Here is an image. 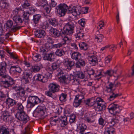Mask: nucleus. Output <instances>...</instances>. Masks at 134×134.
Listing matches in <instances>:
<instances>
[{
  "mask_svg": "<svg viewBox=\"0 0 134 134\" xmlns=\"http://www.w3.org/2000/svg\"><path fill=\"white\" fill-rule=\"evenodd\" d=\"M120 85V83L119 82H108V85L105 87V91L108 93H110L109 97L108 98V100L109 101H112L116 97L122 95L121 93H115L114 92L116 88Z\"/></svg>",
  "mask_w": 134,
  "mask_h": 134,
  "instance_id": "1",
  "label": "nucleus"
},
{
  "mask_svg": "<svg viewBox=\"0 0 134 134\" xmlns=\"http://www.w3.org/2000/svg\"><path fill=\"white\" fill-rule=\"evenodd\" d=\"M108 109L111 114H113V116L110 123L113 125L118 122L119 116L118 115L120 112L119 105L117 104L111 103L109 105Z\"/></svg>",
  "mask_w": 134,
  "mask_h": 134,
  "instance_id": "2",
  "label": "nucleus"
},
{
  "mask_svg": "<svg viewBox=\"0 0 134 134\" xmlns=\"http://www.w3.org/2000/svg\"><path fill=\"white\" fill-rule=\"evenodd\" d=\"M50 44L48 43L46 44L45 46L40 48V52L42 53V54L44 55L43 58L44 60L51 61L52 60V57L53 55V53H48L51 47Z\"/></svg>",
  "mask_w": 134,
  "mask_h": 134,
  "instance_id": "3",
  "label": "nucleus"
},
{
  "mask_svg": "<svg viewBox=\"0 0 134 134\" xmlns=\"http://www.w3.org/2000/svg\"><path fill=\"white\" fill-rule=\"evenodd\" d=\"M1 82L3 87L8 88L15 83L13 79L8 74H4L2 75Z\"/></svg>",
  "mask_w": 134,
  "mask_h": 134,
  "instance_id": "4",
  "label": "nucleus"
},
{
  "mask_svg": "<svg viewBox=\"0 0 134 134\" xmlns=\"http://www.w3.org/2000/svg\"><path fill=\"white\" fill-rule=\"evenodd\" d=\"M75 27L74 24L72 22H68L63 27V34L70 35L73 32Z\"/></svg>",
  "mask_w": 134,
  "mask_h": 134,
  "instance_id": "5",
  "label": "nucleus"
},
{
  "mask_svg": "<svg viewBox=\"0 0 134 134\" xmlns=\"http://www.w3.org/2000/svg\"><path fill=\"white\" fill-rule=\"evenodd\" d=\"M94 104L97 105V107L95 108V110L98 111H100L105 109L106 105L103 100L100 98H97L94 102Z\"/></svg>",
  "mask_w": 134,
  "mask_h": 134,
  "instance_id": "6",
  "label": "nucleus"
},
{
  "mask_svg": "<svg viewBox=\"0 0 134 134\" xmlns=\"http://www.w3.org/2000/svg\"><path fill=\"white\" fill-rule=\"evenodd\" d=\"M15 116L17 119L22 121L24 124L26 123L29 120V116L25 112L16 114Z\"/></svg>",
  "mask_w": 134,
  "mask_h": 134,
  "instance_id": "7",
  "label": "nucleus"
},
{
  "mask_svg": "<svg viewBox=\"0 0 134 134\" xmlns=\"http://www.w3.org/2000/svg\"><path fill=\"white\" fill-rule=\"evenodd\" d=\"M57 13L61 16H63L65 14L68 9L67 5L65 4H61L57 7Z\"/></svg>",
  "mask_w": 134,
  "mask_h": 134,
  "instance_id": "8",
  "label": "nucleus"
},
{
  "mask_svg": "<svg viewBox=\"0 0 134 134\" xmlns=\"http://www.w3.org/2000/svg\"><path fill=\"white\" fill-rule=\"evenodd\" d=\"M79 79L76 78L75 76H72L71 77V80L72 84L76 85L77 86V87L75 88V92H80L82 93V92L81 90L79 85L80 84V82Z\"/></svg>",
  "mask_w": 134,
  "mask_h": 134,
  "instance_id": "9",
  "label": "nucleus"
},
{
  "mask_svg": "<svg viewBox=\"0 0 134 134\" xmlns=\"http://www.w3.org/2000/svg\"><path fill=\"white\" fill-rule=\"evenodd\" d=\"M46 108L44 106H38L33 113L35 117H40L44 115L45 114Z\"/></svg>",
  "mask_w": 134,
  "mask_h": 134,
  "instance_id": "10",
  "label": "nucleus"
},
{
  "mask_svg": "<svg viewBox=\"0 0 134 134\" xmlns=\"http://www.w3.org/2000/svg\"><path fill=\"white\" fill-rule=\"evenodd\" d=\"M13 19L14 22L13 26L14 28L16 29H19L20 27L18 26V24L22 23L23 22V20L19 15H14Z\"/></svg>",
  "mask_w": 134,
  "mask_h": 134,
  "instance_id": "11",
  "label": "nucleus"
},
{
  "mask_svg": "<svg viewBox=\"0 0 134 134\" xmlns=\"http://www.w3.org/2000/svg\"><path fill=\"white\" fill-rule=\"evenodd\" d=\"M59 86L56 83H50L48 86L49 90H50L53 93L58 92L59 90Z\"/></svg>",
  "mask_w": 134,
  "mask_h": 134,
  "instance_id": "12",
  "label": "nucleus"
},
{
  "mask_svg": "<svg viewBox=\"0 0 134 134\" xmlns=\"http://www.w3.org/2000/svg\"><path fill=\"white\" fill-rule=\"evenodd\" d=\"M1 119L5 122L9 121L10 115L8 111L5 110L2 112Z\"/></svg>",
  "mask_w": 134,
  "mask_h": 134,
  "instance_id": "13",
  "label": "nucleus"
},
{
  "mask_svg": "<svg viewBox=\"0 0 134 134\" xmlns=\"http://www.w3.org/2000/svg\"><path fill=\"white\" fill-rule=\"evenodd\" d=\"M61 83L65 85H66L69 83L71 80V77L67 74L65 76H63L59 80Z\"/></svg>",
  "mask_w": 134,
  "mask_h": 134,
  "instance_id": "14",
  "label": "nucleus"
},
{
  "mask_svg": "<svg viewBox=\"0 0 134 134\" xmlns=\"http://www.w3.org/2000/svg\"><path fill=\"white\" fill-rule=\"evenodd\" d=\"M90 63L92 66H94L98 64V60L96 56L92 55L89 56L88 57Z\"/></svg>",
  "mask_w": 134,
  "mask_h": 134,
  "instance_id": "15",
  "label": "nucleus"
},
{
  "mask_svg": "<svg viewBox=\"0 0 134 134\" xmlns=\"http://www.w3.org/2000/svg\"><path fill=\"white\" fill-rule=\"evenodd\" d=\"M50 33L55 38L59 37L60 36V31L56 29L51 27L49 30Z\"/></svg>",
  "mask_w": 134,
  "mask_h": 134,
  "instance_id": "16",
  "label": "nucleus"
},
{
  "mask_svg": "<svg viewBox=\"0 0 134 134\" xmlns=\"http://www.w3.org/2000/svg\"><path fill=\"white\" fill-rule=\"evenodd\" d=\"M32 76V73L31 72L27 71L24 72L23 79L25 80V83H27L29 82Z\"/></svg>",
  "mask_w": 134,
  "mask_h": 134,
  "instance_id": "17",
  "label": "nucleus"
},
{
  "mask_svg": "<svg viewBox=\"0 0 134 134\" xmlns=\"http://www.w3.org/2000/svg\"><path fill=\"white\" fill-rule=\"evenodd\" d=\"M7 66V63L5 62H3L0 63V76L6 72Z\"/></svg>",
  "mask_w": 134,
  "mask_h": 134,
  "instance_id": "18",
  "label": "nucleus"
},
{
  "mask_svg": "<svg viewBox=\"0 0 134 134\" xmlns=\"http://www.w3.org/2000/svg\"><path fill=\"white\" fill-rule=\"evenodd\" d=\"M33 78L34 80L40 81L43 83L46 82L47 80V77H45L42 75L39 74L34 76Z\"/></svg>",
  "mask_w": 134,
  "mask_h": 134,
  "instance_id": "19",
  "label": "nucleus"
},
{
  "mask_svg": "<svg viewBox=\"0 0 134 134\" xmlns=\"http://www.w3.org/2000/svg\"><path fill=\"white\" fill-rule=\"evenodd\" d=\"M46 32L43 30L40 29L36 30L35 35V36L38 38H43L46 35Z\"/></svg>",
  "mask_w": 134,
  "mask_h": 134,
  "instance_id": "20",
  "label": "nucleus"
},
{
  "mask_svg": "<svg viewBox=\"0 0 134 134\" xmlns=\"http://www.w3.org/2000/svg\"><path fill=\"white\" fill-rule=\"evenodd\" d=\"M87 128L86 125L84 124H79L77 127V129L79 134H84V132Z\"/></svg>",
  "mask_w": 134,
  "mask_h": 134,
  "instance_id": "21",
  "label": "nucleus"
},
{
  "mask_svg": "<svg viewBox=\"0 0 134 134\" xmlns=\"http://www.w3.org/2000/svg\"><path fill=\"white\" fill-rule=\"evenodd\" d=\"M62 127L65 126L67 124V118L66 116H63L59 118V122Z\"/></svg>",
  "mask_w": 134,
  "mask_h": 134,
  "instance_id": "22",
  "label": "nucleus"
},
{
  "mask_svg": "<svg viewBox=\"0 0 134 134\" xmlns=\"http://www.w3.org/2000/svg\"><path fill=\"white\" fill-rule=\"evenodd\" d=\"M16 108L17 109V112L16 114H19L25 112L24 108L21 103L18 102L16 105Z\"/></svg>",
  "mask_w": 134,
  "mask_h": 134,
  "instance_id": "23",
  "label": "nucleus"
},
{
  "mask_svg": "<svg viewBox=\"0 0 134 134\" xmlns=\"http://www.w3.org/2000/svg\"><path fill=\"white\" fill-rule=\"evenodd\" d=\"M18 102L13 99L9 98H8L6 100L5 103L11 106L16 105Z\"/></svg>",
  "mask_w": 134,
  "mask_h": 134,
  "instance_id": "24",
  "label": "nucleus"
},
{
  "mask_svg": "<svg viewBox=\"0 0 134 134\" xmlns=\"http://www.w3.org/2000/svg\"><path fill=\"white\" fill-rule=\"evenodd\" d=\"M115 129L111 126L106 127L105 130L104 134H114Z\"/></svg>",
  "mask_w": 134,
  "mask_h": 134,
  "instance_id": "25",
  "label": "nucleus"
},
{
  "mask_svg": "<svg viewBox=\"0 0 134 134\" xmlns=\"http://www.w3.org/2000/svg\"><path fill=\"white\" fill-rule=\"evenodd\" d=\"M9 35V33H8L5 35L0 34V44L4 43L5 40H7L8 38Z\"/></svg>",
  "mask_w": 134,
  "mask_h": 134,
  "instance_id": "26",
  "label": "nucleus"
},
{
  "mask_svg": "<svg viewBox=\"0 0 134 134\" xmlns=\"http://www.w3.org/2000/svg\"><path fill=\"white\" fill-rule=\"evenodd\" d=\"M28 100L36 104L41 102L40 99L36 96H31L29 97Z\"/></svg>",
  "mask_w": 134,
  "mask_h": 134,
  "instance_id": "27",
  "label": "nucleus"
},
{
  "mask_svg": "<svg viewBox=\"0 0 134 134\" xmlns=\"http://www.w3.org/2000/svg\"><path fill=\"white\" fill-rule=\"evenodd\" d=\"M0 134H9V129L4 126L0 127Z\"/></svg>",
  "mask_w": 134,
  "mask_h": 134,
  "instance_id": "28",
  "label": "nucleus"
},
{
  "mask_svg": "<svg viewBox=\"0 0 134 134\" xmlns=\"http://www.w3.org/2000/svg\"><path fill=\"white\" fill-rule=\"evenodd\" d=\"M75 76L76 78L79 79H82L85 77V75L84 72L81 71H76L75 74Z\"/></svg>",
  "mask_w": 134,
  "mask_h": 134,
  "instance_id": "29",
  "label": "nucleus"
},
{
  "mask_svg": "<svg viewBox=\"0 0 134 134\" xmlns=\"http://www.w3.org/2000/svg\"><path fill=\"white\" fill-rule=\"evenodd\" d=\"M59 66V65L58 62H55L52 63L51 65L49 66L48 68V70L51 71H53Z\"/></svg>",
  "mask_w": 134,
  "mask_h": 134,
  "instance_id": "30",
  "label": "nucleus"
},
{
  "mask_svg": "<svg viewBox=\"0 0 134 134\" xmlns=\"http://www.w3.org/2000/svg\"><path fill=\"white\" fill-rule=\"evenodd\" d=\"M14 25V23H13L12 20H9L4 25V26L5 27H6V28H7V29L12 28V29L13 30H18V29H16L14 28L13 26Z\"/></svg>",
  "mask_w": 134,
  "mask_h": 134,
  "instance_id": "31",
  "label": "nucleus"
},
{
  "mask_svg": "<svg viewBox=\"0 0 134 134\" xmlns=\"http://www.w3.org/2000/svg\"><path fill=\"white\" fill-rule=\"evenodd\" d=\"M31 5L30 2L29 0H25L23 3L22 5L24 9V12Z\"/></svg>",
  "mask_w": 134,
  "mask_h": 134,
  "instance_id": "32",
  "label": "nucleus"
},
{
  "mask_svg": "<svg viewBox=\"0 0 134 134\" xmlns=\"http://www.w3.org/2000/svg\"><path fill=\"white\" fill-rule=\"evenodd\" d=\"M80 54L78 52H74L71 55V58L76 60H78L80 58Z\"/></svg>",
  "mask_w": 134,
  "mask_h": 134,
  "instance_id": "33",
  "label": "nucleus"
},
{
  "mask_svg": "<svg viewBox=\"0 0 134 134\" xmlns=\"http://www.w3.org/2000/svg\"><path fill=\"white\" fill-rule=\"evenodd\" d=\"M92 116H91L90 114L88 113H86L84 115L83 119L85 121H86L88 122H93L91 120Z\"/></svg>",
  "mask_w": 134,
  "mask_h": 134,
  "instance_id": "34",
  "label": "nucleus"
},
{
  "mask_svg": "<svg viewBox=\"0 0 134 134\" xmlns=\"http://www.w3.org/2000/svg\"><path fill=\"white\" fill-rule=\"evenodd\" d=\"M65 64L68 69H71V68L74 66L75 62H74L67 60V61L65 62Z\"/></svg>",
  "mask_w": 134,
  "mask_h": 134,
  "instance_id": "35",
  "label": "nucleus"
},
{
  "mask_svg": "<svg viewBox=\"0 0 134 134\" xmlns=\"http://www.w3.org/2000/svg\"><path fill=\"white\" fill-rule=\"evenodd\" d=\"M85 64V62L84 60L82 59H79L76 63L75 65L76 67L80 68L81 66H84Z\"/></svg>",
  "mask_w": 134,
  "mask_h": 134,
  "instance_id": "36",
  "label": "nucleus"
},
{
  "mask_svg": "<svg viewBox=\"0 0 134 134\" xmlns=\"http://www.w3.org/2000/svg\"><path fill=\"white\" fill-rule=\"evenodd\" d=\"M65 52L62 49H57L55 52V54L58 56L61 57L65 54Z\"/></svg>",
  "mask_w": 134,
  "mask_h": 134,
  "instance_id": "37",
  "label": "nucleus"
},
{
  "mask_svg": "<svg viewBox=\"0 0 134 134\" xmlns=\"http://www.w3.org/2000/svg\"><path fill=\"white\" fill-rule=\"evenodd\" d=\"M49 23L54 26H56L58 24L57 20L55 18H50L48 19Z\"/></svg>",
  "mask_w": 134,
  "mask_h": 134,
  "instance_id": "38",
  "label": "nucleus"
},
{
  "mask_svg": "<svg viewBox=\"0 0 134 134\" xmlns=\"http://www.w3.org/2000/svg\"><path fill=\"white\" fill-rule=\"evenodd\" d=\"M32 59L35 61L38 62L41 59V55L39 54H35L33 55Z\"/></svg>",
  "mask_w": 134,
  "mask_h": 134,
  "instance_id": "39",
  "label": "nucleus"
},
{
  "mask_svg": "<svg viewBox=\"0 0 134 134\" xmlns=\"http://www.w3.org/2000/svg\"><path fill=\"white\" fill-rule=\"evenodd\" d=\"M41 18V15L40 14L34 15L33 16L32 20L35 24H37L39 22Z\"/></svg>",
  "mask_w": 134,
  "mask_h": 134,
  "instance_id": "40",
  "label": "nucleus"
},
{
  "mask_svg": "<svg viewBox=\"0 0 134 134\" xmlns=\"http://www.w3.org/2000/svg\"><path fill=\"white\" fill-rule=\"evenodd\" d=\"M57 116H55L51 118L50 123L52 125H55L57 124L59 122V118L55 119V118Z\"/></svg>",
  "mask_w": 134,
  "mask_h": 134,
  "instance_id": "41",
  "label": "nucleus"
},
{
  "mask_svg": "<svg viewBox=\"0 0 134 134\" xmlns=\"http://www.w3.org/2000/svg\"><path fill=\"white\" fill-rule=\"evenodd\" d=\"M41 67L39 66H34L30 69V70L32 72H38L41 69Z\"/></svg>",
  "mask_w": 134,
  "mask_h": 134,
  "instance_id": "42",
  "label": "nucleus"
},
{
  "mask_svg": "<svg viewBox=\"0 0 134 134\" xmlns=\"http://www.w3.org/2000/svg\"><path fill=\"white\" fill-rule=\"evenodd\" d=\"M95 101V100L91 99H88L87 100H85L84 103L86 105L89 106H92L94 104Z\"/></svg>",
  "mask_w": 134,
  "mask_h": 134,
  "instance_id": "43",
  "label": "nucleus"
},
{
  "mask_svg": "<svg viewBox=\"0 0 134 134\" xmlns=\"http://www.w3.org/2000/svg\"><path fill=\"white\" fill-rule=\"evenodd\" d=\"M6 51L9 54L11 58L16 60L17 61L16 63H17V62L19 61V59L18 58L17 56L16 55H14L12 53L10 52V51L8 49L6 50Z\"/></svg>",
  "mask_w": 134,
  "mask_h": 134,
  "instance_id": "44",
  "label": "nucleus"
},
{
  "mask_svg": "<svg viewBox=\"0 0 134 134\" xmlns=\"http://www.w3.org/2000/svg\"><path fill=\"white\" fill-rule=\"evenodd\" d=\"M78 10L77 8V7H74L71 9L70 8L68 9V10L69 11L68 13H71L74 16H76V10Z\"/></svg>",
  "mask_w": 134,
  "mask_h": 134,
  "instance_id": "45",
  "label": "nucleus"
},
{
  "mask_svg": "<svg viewBox=\"0 0 134 134\" xmlns=\"http://www.w3.org/2000/svg\"><path fill=\"white\" fill-rule=\"evenodd\" d=\"M8 6V4L5 0H0V7L2 8H5Z\"/></svg>",
  "mask_w": 134,
  "mask_h": 134,
  "instance_id": "46",
  "label": "nucleus"
},
{
  "mask_svg": "<svg viewBox=\"0 0 134 134\" xmlns=\"http://www.w3.org/2000/svg\"><path fill=\"white\" fill-rule=\"evenodd\" d=\"M67 95L66 94L62 93L59 97L60 100L62 102H65L66 100Z\"/></svg>",
  "mask_w": 134,
  "mask_h": 134,
  "instance_id": "47",
  "label": "nucleus"
},
{
  "mask_svg": "<svg viewBox=\"0 0 134 134\" xmlns=\"http://www.w3.org/2000/svg\"><path fill=\"white\" fill-rule=\"evenodd\" d=\"M79 47L82 49L86 50L88 49V45L84 42H82L79 44Z\"/></svg>",
  "mask_w": 134,
  "mask_h": 134,
  "instance_id": "48",
  "label": "nucleus"
},
{
  "mask_svg": "<svg viewBox=\"0 0 134 134\" xmlns=\"http://www.w3.org/2000/svg\"><path fill=\"white\" fill-rule=\"evenodd\" d=\"M103 36L101 34H99L96 35L95 37V39L97 40V41L98 42H101L103 38Z\"/></svg>",
  "mask_w": 134,
  "mask_h": 134,
  "instance_id": "49",
  "label": "nucleus"
},
{
  "mask_svg": "<svg viewBox=\"0 0 134 134\" xmlns=\"http://www.w3.org/2000/svg\"><path fill=\"white\" fill-rule=\"evenodd\" d=\"M23 89L21 91H19V95L21 97L24 96L26 91L29 92V91L28 90L29 89L28 87L26 88H23Z\"/></svg>",
  "mask_w": 134,
  "mask_h": 134,
  "instance_id": "50",
  "label": "nucleus"
},
{
  "mask_svg": "<svg viewBox=\"0 0 134 134\" xmlns=\"http://www.w3.org/2000/svg\"><path fill=\"white\" fill-rule=\"evenodd\" d=\"M87 72L90 77L91 78H92V76H93L94 74V70L92 69H90L87 70Z\"/></svg>",
  "mask_w": 134,
  "mask_h": 134,
  "instance_id": "51",
  "label": "nucleus"
},
{
  "mask_svg": "<svg viewBox=\"0 0 134 134\" xmlns=\"http://www.w3.org/2000/svg\"><path fill=\"white\" fill-rule=\"evenodd\" d=\"M47 4V1L46 0H40L38 2V4L39 6H41L44 7Z\"/></svg>",
  "mask_w": 134,
  "mask_h": 134,
  "instance_id": "52",
  "label": "nucleus"
},
{
  "mask_svg": "<svg viewBox=\"0 0 134 134\" xmlns=\"http://www.w3.org/2000/svg\"><path fill=\"white\" fill-rule=\"evenodd\" d=\"M82 102L75 98L73 105L74 107H78Z\"/></svg>",
  "mask_w": 134,
  "mask_h": 134,
  "instance_id": "53",
  "label": "nucleus"
},
{
  "mask_svg": "<svg viewBox=\"0 0 134 134\" xmlns=\"http://www.w3.org/2000/svg\"><path fill=\"white\" fill-rule=\"evenodd\" d=\"M64 45V44H63V43L60 42L56 44H53L52 47L55 48H58L62 47Z\"/></svg>",
  "mask_w": 134,
  "mask_h": 134,
  "instance_id": "54",
  "label": "nucleus"
},
{
  "mask_svg": "<svg viewBox=\"0 0 134 134\" xmlns=\"http://www.w3.org/2000/svg\"><path fill=\"white\" fill-rule=\"evenodd\" d=\"M81 14H83L87 13H88V11L89 9L88 7H83L81 8L80 7Z\"/></svg>",
  "mask_w": 134,
  "mask_h": 134,
  "instance_id": "55",
  "label": "nucleus"
},
{
  "mask_svg": "<svg viewBox=\"0 0 134 134\" xmlns=\"http://www.w3.org/2000/svg\"><path fill=\"white\" fill-rule=\"evenodd\" d=\"M24 13L23 15V16L24 18V20H29V16L30 14L29 12H27V11H24Z\"/></svg>",
  "mask_w": 134,
  "mask_h": 134,
  "instance_id": "56",
  "label": "nucleus"
},
{
  "mask_svg": "<svg viewBox=\"0 0 134 134\" xmlns=\"http://www.w3.org/2000/svg\"><path fill=\"white\" fill-rule=\"evenodd\" d=\"M64 42L63 43L65 45L66 43H68L70 41V39L67 36H65L63 38Z\"/></svg>",
  "mask_w": 134,
  "mask_h": 134,
  "instance_id": "57",
  "label": "nucleus"
},
{
  "mask_svg": "<svg viewBox=\"0 0 134 134\" xmlns=\"http://www.w3.org/2000/svg\"><path fill=\"white\" fill-rule=\"evenodd\" d=\"M75 98L82 102L84 99V95L83 94L81 95L78 94L76 96Z\"/></svg>",
  "mask_w": 134,
  "mask_h": 134,
  "instance_id": "58",
  "label": "nucleus"
},
{
  "mask_svg": "<svg viewBox=\"0 0 134 134\" xmlns=\"http://www.w3.org/2000/svg\"><path fill=\"white\" fill-rule=\"evenodd\" d=\"M30 129V127L29 125H28L25 128V131L23 132V134H27L30 133L29 131Z\"/></svg>",
  "mask_w": 134,
  "mask_h": 134,
  "instance_id": "59",
  "label": "nucleus"
},
{
  "mask_svg": "<svg viewBox=\"0 0 134 134\" xmlns=\"http://www.w3.org/2000/svg\"><path fill=\"white\" fill-rule=\"evenodd\" d=\"M112 60V56L110 55H109L106 57L105 58V63L106 64L110 63V62Z\"/></svg>",
  "mask_w": 134,
  "mask_h": 134,
  "instance_id": "60",
  "label": "nucleus"
},
{
  "mask_svg": "<svg viewBox=\"0 0 134 134\" xmlns=\"http://www.w3.org/2000/svg\"><path fill=\"white\" fill-rule=\"evenodd\" d=\"M47 13H49L51 10V7L48 4L43 7Z\"/></svg>",
  "mask_w": 134,
  "mask_h": 134,
  "instance_id": "61",
  "label": "nucleus"
},
{
  "mask_svg": "<svg viewBox=\"0 0 134 134\" xmlns=\"http://www.w3.org/2000/svg\"><path fill=\"white\" fill-rule=\"evenodd\" d=\"M114 73V71L112 70H109L107 71L105 73L110 77Z\"/></svg>",
  "mask_w": 134,
  "mask_h": 134,
  "instance_id": "62",
  "label": "nucleus"
},
{
  "mask_svg": "<svg viewBox=\"0 0 134 134\" xmlns=\"http://www.w3.org/2000/svg\"><path fill=\"white\" fill-rule=\"evenodd\" d=\"M6 97V96L2 92L0 91V101L4 100Z\"/></svg>",
  "mask_w": 134,
  "mask_h": 134,
  "instance_id": "63",
  "label": "nucleus"
},
{
  "mask_svg": "<svg viewBox=\"0 0 134 134\" xmlns=\"http://www.w3.org/2000/svg\"><path fill=\"white\" fill-rule=\"evenodd\" d=\"M69 122L70 123H73L75 120L76 116L74 114H72L70 116Z\"/></svg>",
  "mask_w": 134,
  "mask_h": 134,
  "instance_id": "64",
  "label": "nucleus"
}]
</instances>
